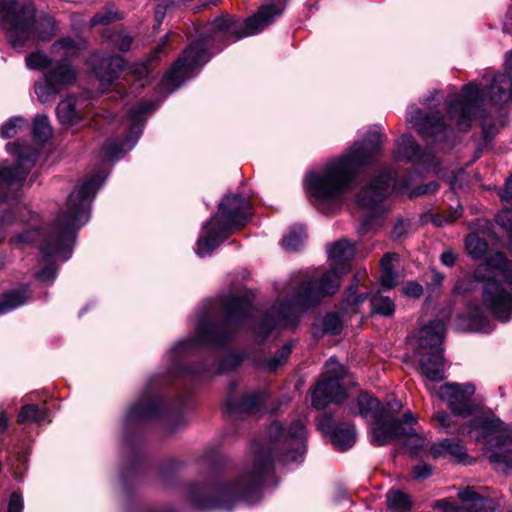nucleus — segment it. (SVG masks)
I'll use <instances>...</instances> for the list:
<instances>
[{
	"mask_svg": "<svg viewBox=\"0 0 512 512\" xmlns=\"http://www.w3.org/2000/svg\"><path fill=\"white\" fill-rule=\"evenodd\" d=\"M284 10V2L263 5L253 16L240 21L233 16L215 19L207 25L206 35L192 43L175 62L161 82L163 92L171 93L209 60L208 47L220 51L228 43L263 31Z\"/></svg>",
	"mask_w": 512,
	"mask_h": 512,
	"instance_id": "obj_1",
	"label": "nucleus"
},
{
	"mask_svg": "<svg viewBox=\"0 0 512 512\" xmlns=\"http://www.w3.org/2000/svg\"><path fill=\"white\" fill-rule=\"evenodd\" d=\"M268 434L276 444V449L282 452L256 453L253 463L245 468L234 483L218 488L210 506L229 510L237 500L247 498L262 485L265 476L271 471L274 457L286 463L302 460L306 451L307 432L300 419L294 420L287 430L283 429L281 423L272 422Z\"/></svg>",
	"mask_w": 512,
	"mask_h": 512,
	"instance_id": "obj_2",
	"label": "nucleus"
},
{
	"mask_svg": "<svg viewBox=\"0 0 512 512\" xmlns=\"http://www.w3.org/2000/svg\"><path fill=\"white\" fill-rule=\"evenodd\" d=\"M382 143L378 128L371 129L366 139L357 142L344 156L327 164L319 172H310L305 178L307 193L319 204H335L354 180L357 169L375 157Z\"/></svg>",
	"mask_w": 512,
	"mask_h": 512,
	"instance_id": "obj_3",
	"label": "nucleus"
},
{
	"mask_svg": "<svg viewBox=\"0 0 512 512\" xmlns=\"http://www.w3.org/2000/svg\"><path fill=\"white\" fill-rule=\"evenodd\" d=\"M105 179L106 175L99 173L70 194L65 209L44 235L43 254L59 256L62 260L70 257L75 230L88 221L90 204Z\"/></svg>",
	"mask_w": 512,
	"mask_h": 512,
	"instance_id": "obj_4",
	"label": "nucleus"
},
{
	"mask_svg": "<svg viewBox=\"0 0 512 512\" xmlns=\"http://www.w3.org/2000/svg\"><path fill=\"white\" fill-rule=\"evenodd\" d=\"M339 273V270L332 267L322 276L317 287L311 279L303 281L297 291L270 309L255 331L256 335L262 340L274 329L294 327L300 315L320 297L333 295L338 290L341 283Z\"/></svg>",
	"mask_w": 512,
	"mask_h": 512,
	"instance_id": "obj_5",
	"label": "nucleus"
},
{
	"mask_svg": "<svg viewBox=\"0 0 512 512\" xmlns=\"http://www.w3.org/2000/svg\"><path fill=\"white\" fill-rule=\"evenodd\" d=\"M476 281H486L484 304L503 322L510 319L512 298V273L505 255L496 252L474 271Z\"/></svg>",
	"mask_w": 512,
	"mask_h": 512,
	"instance_id": "obj_6",
	"label": "nucleus"
},
{
	"mask_svg": "<svg viewBox=\"0 0 512 512\" xmlns=\"http://www.w3.org/2000/svg\"><path fill=\"white\" fill-rule=\"evenodd\" d=\"M250 203L246 197L227 195L219 204L218 212L208 221L197 243V254H209L226 239L235 227L245 224L249 217Z\"/></svg>",
	"mask_w": 512,
	"mask_h": 512,
	"instance_id": "obj_7",
	"label": "nucleus"
},
{
	"mask_svg": "<svg viewBox=\"0 0 512 512\" xmlns=\"http://www.w3.org/2000/svg\"><path fill=\"white\" fill-rule=\"evenodd\" d=\"M469 434L476 441H484L489 460L494 469L508 474L511 469L512 439L508 430L502 428L498 418L478 416L470 423Z\"/></svg>",
	"mask_w": 512,
	"mask_h": 512,
	"instance_id": "obj_8",
	"label": "nucleus"
},
{
	"mask_svg": "<svg viewBox=\"0 0 512 512\" xmlns=\"http://www.w3.org/2000/svg\"><path fill=\"white\" fill-rule=\"evenodd\" d=\"M36 7L33 0H0V22L6 25L10 45L21 49L30 43Z\"/></svg>",
	"mask_w": 512,
	"mask_h": 512,
	"instance_id": "obj_9",
	"label": "nucleus"
},
{
	"mask_svg": "<svg viewBox=\"0 0 512 512\" xmlns=\"http://www.w3.org/2000/svg\"><path fill=\"white\" fill-rule=\"evenodd\" d=\"M445 334V323L433 320L418 332V354L421 373L431 381L444 379V359L440 345Z\"/></svg>",
	"mask_w": 512,
	"mask_h": 512,
	"instance_id": "obj_10",
	"label": "nucleus"
},
{
	"mask_svg": "<svg viewBox=\"0 0 512 512\" xmlns=\"http://www.w3.org/2000/svg\"><path fill=\"white\" fill-rule=\"evenodd\" d=\"M401 408V402L396 399L388 402L384 408L380 407L379 421L371 430L373 444L382 446L400 436L412 434L416 419L410 411L405 412L401 420L394 419Z\"/></svg>",
	"mask_w": 512,
	"mask_h": 512,
	"instance_id": "obj_11",
	"label": "nucleus"
},
{
	"mask_svg": "<svg viewBox=\"0 0 512 512\" xmlns=\"http://www.w3.org/2000/svg\"><path fill=\"white\" fill-rule=\"evenodd\" d=\"M347 375L345 368L334 358L325 364L322 378L311 390L313 407L322 409L332 402H342L345 399L343 381Z\"/></svg>",
	"mask_w": 512,
	"mask_h": 512,
	"instance_id": "obj_12",
	"label": "nucleus"
},
{
	"mask_svg": "<svg viewBox=\"0 0 512 512\" xmlns=\"http://www.w3.org/2000/svg\"><path fill=\"white\" fill-rule=\"evenodd\" d=\"M484 94L474 83L464 86L463 94L454 95L448 104V114L456 120L460 131H467L474 118L483 117Z\"/></svg>",
	"mask_w": 512,
	"mask_h": 512,
	"instance_id": "obj_13",
	"label": "nucleus"
},
{
	"mask_svg": "<svg viewBox=\"0 0 512 512\" xmlns=\"http://www.w3.org/2000/svg\"><path fill=\"white\" fill-rule=\"evenodd\" d=\"M77 72L67 62H55L45 73L43 81L35 83V93L42 103L56 96L62 89L76 82Z\"/></svg>",
	"mask_w": 512,
	"mask_h": 512,
	"instance_id": "obj_14",
	"label": "nucleus"
},
{
	"mask_svg": "<svg viewBox=\"0 0 512 512\" xmlns=\"http://www.w3.org/2000/svg\"><path fill=\"white\" fill-rule=\"evenodd\" d=\"M391 171H383L373 177L357 195V204L367 211H382L383 202L391 193Z\"/></svg>",
	"mask_w": 512,
	"mask_h": 512,
	"instance_id": "obj_15",
	"label": "nucleus"
},
{
	"mask_svg": "<svg viewBox=\"0 0 512 512\" xmlns=\"http://www.w3.org/2000/svg\"><path fill=\"white\" fill-rule=\"evenodd\" d=\"M153 107L151 102H140L136 107L129 111V119L131 121L130 133L127 139L121 143L108 142L104 146V156L108 160L119 158L120 154H124L135 145L142 132V117Z\"/></svg>",
	"mask_w": 512,
	"mask_h": 512,
	"instance_id": "obj_16",
	"label": "nucleus"
},
{
	"mask_svg": "<svg viewBox=\"0 0 512 512\" xmlns=\"http://www.w3.org/2000/svg\"><path fill=\"white\" fill-rule=\"evenodd\" d=\"M7 149L17 157V165L13 169L7 167L0 168V191L5 187L20 185L36 161V153L24 152L18 143H9Z\"/></svg>",
	"mask_w": 512,
	"mask_h": 512,
	"instance_id": "obj_17",
	"label": "nucleus"
},
{
	"mask_svg": "<svg viewBox=\"0 0 512 512\" xmlns=\"http://www.w3.org/2000/svg\"><path fill=\"white\" fill-rule=\"evenodd\" d=\"M474 393L472 384L448 383L440 387L438 395L447 402L454 415L466 417L473 411L471 398Z\"/></svg>",
	"mask_w": 512,
	"mask_h": 512,
	"instance_id": "obj_18",
	"label": "nucleus"
},
{
	"mask_svg": "<svg viewBox=\"0 0 512 512\" xmlns=\"http://www.w3.org/2000/svg\"><path fill=\"white\" fill-rule=\"evenodd\" d=\"M407 122L412 125L424 138H432L435 142L446 138V125L439 112L422 117V111L415 106L409 108Z\"/></svg>",
	"mask_w": 512,
	"mask_h": 512,
	"instance_id": "obj_19",
	"label": "nucleus"
},
{
	"mask_svg": "<svg viewBox=\"0 0 512 512\" xmlns=\"http://www.w3.org/2000/svg\"><path fill=\"white\" fill-rule=\"evenodd\" d=\"M124 60L120 56L101 57L94 54L90 59V65L99 79L102 91H106L117 79L118 72L124 68Z\"/></svg>",
	"mask_w": 512,
	"mask_h": 512,
	"instance_id": "obj_20",
	"label": "nucleus"
},
{
	"mask_svg": "<svg viewBox=\"0 0 512 512\" xmlns=\"http://www.w3.org/2000/svg\"><path fill=\"white\" fill-rule=\"evenodd\" d=\"M222 310L229 325L239 326L250 316L252 302L247 295L230 296L222 302Z\"/></svg>",
	"mask_w": 512,
	"mask_h": 512,
	"instance_id": "obj_21",
	"label": "nucleus"
},
{
	"mask_svg": "<svg viewBox=\"0 0 512 512\" xmlns=\"http://www.w3.org/2000/svg\"><path fill=\"white\" fill-rule=\"evenodd\" d=\"M462 512H495L498 504L482 496L473 488L467 487L458 492Z\"/></svg>",
	"mask_w": 512,
	"mask_h": 512,
	"instance_id": "obj_22",
	"label": "nucleus"
},
{
	"mask_svg": "<svg viewBox=\"0 0 512 512\" xmlns=\"http://www.w3.org/2000/svg\"><path fill=\"white\" fill-rule=\"evenodd\" d=\"M227 337L220 336L215 326L207 321H200L196 329V337L180 341L174 347L177 351H185L195 345L218 343L226 340Z\"/></svg>",
	"mask_w": 512,
	"mask_h": 512,
	"instance_id": "obj_23",
	"label": "nucleus"
},
{
	"mask_svg": "<svg viewBox=\"0 0 512 512\" xmlns=\"http://www.w3.org/2000/svg\"><path fill=\"white\" fill-rule=\"evenodd\" d=\"M354 253V246L346 239H342L331 245L328 257L334 269L339 270L340 273H346L350 270V262Z\"/></svg>",
	"mask_w": 512,
	"mask_h": 512,
	"instance_id": "obj_24",
	"label": "nucleus"
},
{
	"mask_svg": "<svg viewBox=\"0 0 512 512\" xmlns=\"http://www.w3.org/2000/svg\"><path fill=\"white\" fill-rule=\"evenodd\" d=\"M488 94L495 103H504L512 96V74L507 69L503 73L494 75Z\"/></svg>",
	"mask_w": 512,
	"mask_h": 512,
	"instance_id": "obj_25",
	"label": "nucleus"
},
{
	"mask_svg": "<svg viewBox=\"0 0 512 512\" xmlns=\"http://www.w3.org/2000/svg\"><path fill=\"white\" fill-rule=\"evenodd\" d=\"M395 156L398 160L408 162H425L424 153L419 145L407 135L402 136L396 143Z\"/></svg>",
	"mask_w": 512,
	"mask_h": 512,
	"instance_id": "obj_26",
	"label": "nucleus"
},
{
	"mask_svg": "<svg viewBox=\"0 0 512 512\" xmlns=\"http://www.w3.org/2000/svg\"><path fill=\"white\" fill-rule=\"evenodd\" d=\"M431 454L434 458L450 457L461 461L466 455L464 447L458 440L445 439L431 446Z\"/></svg>",
	"mask_w": 512,
	"mask_h": 512,
	"instance_id": "obj_27",
	"label": "nucleus"
},
{
	"mask_svg": "<svg viewBox=\"0 0 512 512\" xmlns=\"http://www.w3.org/2000/svg\"><path fill=\"white\" fill-rule=\"evenodd\" d=\"M33 35L30 42L34 40L49 41L56 33L55 20L48 15L34 16L32 26Z\"/></svg>",
	"mask_w": 512,
	"mask_h": 512,
	"instance_id": "obj_28",
	"label": "nucleus"
},
{
	"mask_svg": "<svg viewBox=\"0 0 512 512\" xmlns=\"http://www.w3.org/2000/svg\"><path fill=\"white\" fill-rule=\"evenodd\" d=\"M357 412L361 417L374 422V425L379 421L380 403L379 401L369 395L368 393H361L357 397Z\"/></svg>",
	"mask_w": 512,
	"mask_h": 512,
	"instance_id": "obj_29",
	"label": "nucleus"
},
{
	"mask_svg": "<svg viewBox=\"0 0 512 512\" xmlns=\"http://www.w3.org/2000/svg\"><path fill=\"white\" fill-rule=\"evenodd\" d=\"M333 445L340 451L351 448L356 442L354 426L348 423L337 426L331 435Z\"/></svg>",
	"mask_w": 512,
	"mask_h": 512,
	"instance_id": "obj_30",
	"label": "nucleus"
},
{
	"mask_svg": "<svg viewBox=\"0 0 512 512\" xmlns=\"http://www.w3.org/2000/svg\"><path fill=\"white\" fill-rule=\"evenodd\" d=\"M397 259L395 253H386L381 259L380 283L383 288L392 289L398 284V274L393 269V262Z\"/></svg>",
	"mask_w": 512,
	"mask_h": 512,
	"instance_id": "obj_31",
	"label": "nucleus"
},
{
	"mask_svg": "<svg viewBox=\"0 0 512 512\" xmlns=\"http://www.w3.org/2000/svg\"><path fill=\"white\" fill-rule=\"evenodd\" d=\"M29 298L27 289L11 290L0 299V314H5L21 305Z\"/></svg>",
	"mask_w": 512,
	"mask_h": 512,
	"instance_id": "obj_32",
	"label": "nucleus"
},
{
	"mask_svg": "<svg viewBox=\"0 0 512 512\" xmlns=\"http://www.w3.org/2000/svg\"><path fill=\"white\" fill-rule=\"evenodd\" d=\"M57 117L62 124L74 125L80 120V116L75 108V99L68 97L61 101L57 106Z\"/></svg>",
	"mask_w": 512,
	"mask_h": 512,
	"instance_id": "obj_33",
	"label": "nucleus"
},
{
	"mask_svg": "<svg viewBox=\"0 0 512 512\" xmlns=\"http://www.w3.org/2000/svg\"><path fill=\"white\" fill-rule=\"evenodd\" d=\"M264 400V393L250 392L243 396L238 404L228 403V409L231 413L249 412L256 408Z\"/></svg>",
	"mask_w": 512,
	"mask_h": 512,
	"instance_id": "obj_34",
	"label": "nucleus"
},
{
	"mask_svg": "<svg viewBox=\"0 0 512 512\" xmlns=\"http://www.w3.org/2000/svg\"><path fill=\"white\" fill-rule=\"evenodd\" d=\"M370 304L372 313L378 314L384 317H391L395 312L394 301L379 293L372 294L370 298Z\"/></svg>",
	"mask_w": 512,
	"mask_h": 512,
	"instance_id": "obj_35",
	"label": "nucleus"
},
{
	"mask_svg": "<svg viewBox=\"0 0 512 512\" xmlns=\"http://www.w3.org/2000/svg\"><path fill=\"white\" fill-rule=\"evenodd\" d=\"M386 498L388 508L394 512H404L412 506L410 496L400 490H390Z\"/></svg>",
	"mask_w": 512,
	"mask_h": 512,
	"instance_id": "obj_36",
	"label": "nucleus"
},
{
	"mask_svg": "<svg viewBox=\"0 0 512 512\" xmlns=\"http://www.w3.org/2000/svg\"><path fill=\"white\" fill-rule=\"evenodd\" d=\"M80 50V43L79 41L71 38V37H65L58 41H56L52 45V51L54 54L59 55L63 58H68L76 55Z\"/></svg>",
	"mask_w": 512,
	"mask_h": 512,
	"instance_id": "obj_37",
	"label": "nucleus"
},
{
	"mask_svg": "<svg viewBox=\"0 0 512 512\" xmlns=\"http://www.w3.org/2000/svg\"><path fill=\"white\" fill-rule=\"evenodd\" d=\"M159 402L155 399L140 400L130 410V418H149L155 415Z\"/></svg>",
	"mask_w": 512,
	"mask_h": 512,
	"instance_id": "obj_38",
	"label": "nucleus"
},
{
	"mask_svg": "<svg viewBox=\"0 0 512 512\" xmlns=\"http://www.w3.org/2000/svg\"><path fill=\"white\" fill-rule=\"evenodd\" d=\"M465 244L468 255L474 259L482 258L488 248L487 242L476 234L468 235Z\"/></svg>",
	"mask_w": 512,
	"mask_h": 512,
	"instance_id": "obj_39",
	"label": "nucleus"
},
{
	"mask_svg": "<svg viewBox=\"0 0 512 512\" xmlns=\"http://www.w3.org/2000/svg\"><path fill=\"white\" fill-rule=\"evenodd\" d=\"M33 136L40 142L47 141L52 135V128L46 115H37L33 122Z\"/></svg>",
	"mask_w": 512,
	"mask_h": 512,
	"instance_id": "obj_40",
	"label": "nucleus"
},
{
	"mask_svg": "<svg viewBox=\"0 0 512 512\" xmlns=\"http://www.w3.org/2000/svg\"><path fill=\"white\" fill-rule=\"evenodd\" d=\"M46 418V412L37 405H25L22 407L18 421L21 423L27 421L43 422Z\"/></svg>",
	"mask_w": 512,
	"mask_h": 512,
	"instance_id": "obj_41",
	"label": "nucleus"
},
{
	"mask_svg": "<svg viewBox=\"0 0 512 512\" xmlns=\"http://www.w3.org/2000/svg\"><path fill=\"white\" fill-rule=\"evenodd\" d=\"M26 66L31 70H40L51 64L50 58L41 51H36L26 57Z\"/></svg>",
	"mask_w": 512,
	"mask_h": 512,
	"instance_id": "obj_42",
	"label": "nucleus"
},
{
	"mask_svg": "<svg viewBox=\"0 0 512 512\" xmlns=\"http://www.w3.org/2000/svg\"><path fill=\"white\" fill-rule=\"evenodd\" d=\"M343 327V321L339 314L329 313L323 318V330L332 335L339 334Z\"/></svg>",
	"mask_w": 512,
	"mask_h": 512,
	"instance_id": "obj_43",
	"label": "nucleus"
},
{
	"mask_svg": "<svg viewBox=\"0 0 512 512\" xmlns=\"http://www.w3.org/2000/svg\"><path fill=\"white\" fill-rule=\"evenodd\" d=\"M399 438H407L406 446L409 448L413 455L420 454L425 446V439L421 435L417 434L414 428L412 434L403 435Z\"/></svg>",
	"mask_w": 512,
	"mask_h": 512,
	"instance_id": "obj_44",
	"label": "nucleus"
},
{
	"mask_svg": "<svg viewBox=\"0 0 512 512\" xmlns=\"http://www.w3.org/2000/svg\"><path fill=\"white\" fill-rule=\"evenodd\" d=\"M291 353V345H284L275 356L268 360L267 367L270 370H276L279 366L285 364Z\"/></svg>",
	"mask_w": 512,
	"mask_h": 512,
	"instance_id": "obj_45",
	"label": "nucleus"
},
{
	"mask_svg": "<svg viewBox=\"0 0 512 512\" xmlns=\"http://www.w3.org/2000/svg\"><path fill=\"white\" fill-rule=\"evenodd\" d=\"M23 124V118L13 117L2 126L0 134L5 139L12 138L17 134L18 130L23 126Z\"/></svg>",
	"mask_w": 512,
	"mask_h": 512,
	"instance_id": "obj_46",
	"label": "nucleus"
},
{
	"mask_svg": "<svg viewBox=\"0 0 512 512\" xmlns=\"http://www.w3.org/2000/svg\"><path fill=\"white\" fill-rule=\"evenodd\" d=\"M303 240L304 232L301 229L299 232L291 231L283 238L282 245L286 250L294 251L299 248Z\"/></svg>",
	"mask_w": 512,
	"mask_h": 512,
	"instance_id": "obj_47",
	"label": "nucleus"
},
{
	"mask_svg": "<svg viewBox=\"0 0 512 512\" xmlns=\"http://www.w3.org/2000/svg\"><path fill=\"white\" fill-rule=\"evenodd\" d=\"M462 214V207L457 206L454 210L449 211L444 214H436L432 216V222L436 226H443L445 224H450L458 219Z\"/></svg>",
	"mask_w": 512,
	"mask_h": 512,
	"instance_id": "obj_48",
	"label": "nucleus"
},
{
	"mask_svg": "<svg viewBox=\"0 0 512 512\" xmlns=\"http://www.w3.org/2000/svg\"><path fill=\"white\" fill-rule=\"evenodd\" d=\"M495 222L510 235L512 233V210L508 207L503 208L495 216Z\"/></svg>",
	"mask_w": 512,
	"mask_h": 512,
	"instance_id": "obj_49",
	"label": "nucleus"
},
{
	"mask_svg": "<svg viewBox=\"0 0 512 512\" xmlns=\"http://www.w3.org/2000/svg\"><path fill=\"white\" fill-rule=\"evenodd\" d=\"M112 42L119 50L127 51L130 49L132 38L127 34L118 33L113 36Z\"/></svg>",
	"mask_w": 512,
	"mask_h": 512,
	"instance_id": "obj_50",
	"label": "nucleus"
},
{
	"mask_svg": "<svg viewBox=\"0 0 512 512\" xmlns=\"http://www.w3.org/2000/svg\"><path fill=\"white\" fill-rule=\"evenodd\" d=\"M356 288L357 284L350 286L346 292L344 300L348 305L352 307L357 306L358 304L362 303L365 300V297L356 294Z\"/></svg>",
	"mask_w": 512,
	"mask_h": 512,
	"instance_id": "obj_51",
	"label": "nucleus"
},
{
	"mask_svg": "<svg viewBox=\"0 0 512 512\" xmlns=\"http://www.w3.org/2000/svg\"><path fill=\"white\" fill-rule=\"evenodd\" d=\"M115 19L116 15L114 13H112L111 11H103L93 16L91 24L94 26L98 24H108Z\"/></svg>",
	"mask_w": 512,
	"mask_h": 512,
	"instance_id": "obj_52",
	"label": "nucleus"
},
{
	"mask_svg": "<svg viewBox=\"0 0 512 512\" xmlns=\"http://www.w3.org/2000/svg\"><path fill=\"white\" fill-rule=\"evenodd\" d=\"M36 277L43 283H51L56 278V269L53 265H49L37 273Z\"/></svg>",
	"mask_w": 512,
	"mask_h": 512,
	"instance_id": "obj_53",
	"label": "nucleus"
},
{
	"mask_svg": "<svg viewBox=\"0 0 512 512\" xmlns=\"http://www.w3.org/2000/svg\"><path fill=\"white\" fill-rule=\"evenodd\" d=\"M402 292L409 297L418 298L422 295L423 288L420 284L416 282H408L403 287Z\"/></svg>",
	"mask_w": 512,
	"mask_h": 512,
	"instance_id": "obj_54",
	"label": "nucleus"
},
{
	"mask_svg": "<svg viewBox=\"0 0 512 512\" xmlns=\"http://www.w3.org/2000/svg\"><path fill=\"white\" fill-rule=\"evenodd\" d=\"M432 473V467L427 463H419L413 468V475L416 479H425Z\"/></svg>",
	"mask_w": 512,
	"mask_h": 512,
	"instance_id": "obj_55",
	"label": "nucleus"
},
{
	"mask_svg": "<svg viewBox=\"0 0 512 512\" xmlns=\"http://www.w3.org/2000/svg\"><path fill=\"white\" fill-rule=\"evenodd\" d=\"M23 509V500L20 495L13 493L10 496L8 512H21Z\"/></svg>",
	"mask_w": 512,
	"mask_h": 512,
	"instance_id": "obj_56",
	"label": "nucleus"
},
{
	"mask_svg": "<svg viewBox=\"0 0 512 512\" xmlns=\"http://www.w3.org/2000/svg\"><path fill=\"white\" fill-rule=\"evenodd\" d=\"M435 507L440 509L441 512H462L461 505L457 506L445 500L438 501Z\"/></svg>",
	"mask_w": 512,
	"mask_h": 512,
	"instance_id": "obj_57",
	"label": "nucleus"
},
{
	"mask_svg": "<svg viewBox=\"0 0 512 512\" xmlns=\"http://www.w3.org/2000/svg\"><path fill=\"white\" fill-rule=\"evenodd\" d=\"M441 262L445 266H448V267L453 266L456 262V254L451 250L444 251L441 254Z\"/></svg>",
	"mask_w": 512,
	"mask_h": 512,
	"instance_id": "obj_58",
	"label": "nucleus"
},
{
	"mask_svg": "<svg viewBox=\"0 0 512 512\" xmlns=\"http://www.w3.org/2000/svg\"><path fill=\"white\" fill-rule=\"evenodd\" d=\"M434 420L439 423V425L443 428H448L450 426V417L446 412L439 411L434 415Z\"/></svg>",
	"mask_w": 512,
	"mask_h": 512,
	"instance_id": "obj_59",
	"label": "nucleus"
},
{
	"mask_svg": "<svg viewBox=\"0 0 512 512\" xmlns=\"http://www.w3.org/2000/svg\"><path fill=\"white\" fill-rule=\"evenodd\" d=\"M512 176H509L506 179V189L500 194L501 201L503 204L507 205L512 200V192L508 190L509 183L511 181Z\"/></svg>",
	"mask_w": 512,
	"mask_h": 512,
	"instance_id": "obj_60",
	"label": "nucleus"
},
{
	"mask_svg": "<svg viewBox=\"0 0 512 512\" xmlns=\"http://www.w3.org/2000/svg\"><path fill=\"white\" fill-rule=\"evenodd\" d=\"M164 17H165V9L161 6H158L155 11V21H156L157 25L161 24Z\"/></svg>",
	"mask_w": 512,
	"mask_h": 512,
	"instance_id": "obj_61",
	"label": "nucleus"
},
{
	"mask_svg": "<svg viewBox=\"0 0 512 512\" xmlns=\"http://www.w3.org/2000/svg\"><path fill=\"white\" fill-rule=\"evenodd\" d=\"M7 425V417L4 412H0V432H3Z\"/></svg>",
	"mask_w": 512,
	"mask_h": 512,
	"instance_id": "obj_62",
	"label": "nucleus"
},
{
	"mask_svg": "<svg viewBox=\"0 0 512 512\" xmlns=\"http://www.w3.org/2000/svg\"><path fill=\"white\" fill-rule=\"evenodd\" d=\"M402 230H404V224L403 223H400V224L396 225L395 232H397L399 236L401 235Z\"/></svg>",
	"mask_w": 512,
	"mask_h": 512,
	"instance_id": "obj_63",
	"label": "nucleus"
},
{
	"mask_svg": "<svg viewBox=\"0 0 512 512\" xmlns=\"http://www.w3.org/2000/svg\"><path fill=\"white\" fill-rule=\"evenodd\" d=\"M435 94H436V92L431 93V95L429 96V98H427V99H425V100H423V101H422V104L426 105L428 101H430V100H434Z\"/></svg>",
	"mask_w": 512,
	"mask_h": 512,
	"instance_id": "obj_64",
	"label": "nucleus"
}]
</instances>
